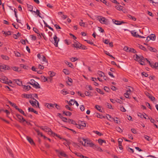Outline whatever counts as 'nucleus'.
<instances>
[{"label": "nucleus", "instance_id": "f257e3e1", "mask_svg": "<svg viewBox=\"0 0 158 158\" xmlns=\"http://www.w3.org/2000/svg\"><path fill=\"white\" fill-rule=\"evenodd\" d=\"M82 139L84 141V143L82 142V145L84 146H89L90 147H93L94 146V144L91 142L90 140H88L87 139H85L83 138Z\"/></svg>", "mask_w": 158, "mask_h": 158}, {"label": "nucleus", "instance_id": "f03ea898", "mask_svg": "<svg viewBox=\"0 0 158 158\" xmlns=\"http://www.w3.org/2000/svg\"><path fill=\"white\" fill-rule=\"evenodd\" d=\"M97 18H98V20H99L101 23L105 24H107L108 20L106 19L105 17L100 16H98Z\"/></svg>", "mask_w": 158, "mask_h": 158}, {"label": "nucleus", "instance_id": "7ed1b4c3", "mask_svg": "<svg viewBox=\"0 0 158 158\" xmlns=\"http://www.w3.org/2000/svg\"><path fill=\"white\" fill-rule=\"evenodd\" d=\"M44 131L46 132H48L49 134H54V135L56 136H57L56 134L53 133L51 129L48 127L44 126Z\"/></svg>", "mask_w": 158, "mask_h": 158}, {"label": "nucleus", "instance_id": "20e7f679", "mask_svg": "<svg viewBox=\"0 0 158 158\" xmlns=\"http://www.w3.org/2000/svg\"><path fill=\"white\" fill-rule=\"evenodd\" d=\"M16 116L19 120V121L20 123H23L24 122H25L26 123H27V121H26L20 115L17 114H16Z\"/></svg>", "mask_w": 158, "mask_h": 158}, {"label": "nucleus", "instance_id": "39448f33", "mask_svg": "<svg viewBox=\"0 0 158 158\" xmlns=\"http://www.w3.org/2000/svg\"><path fill=\"white\" fill-rule=\"evenodd\" d=\"M146 60L147 62L153 68H155V69H157L158 68V62H156L155 63H153L151 62L150 61H149V60Z\"/></svg>", "mask_w": 158, "mask_h": 158}, {"label": "nucleus", "instance_id": "423d86ee", "mask_svg": "<svg viewBox=\"0 0 158 158\" xmlns=\"http://www.w3.org/2000/svg\"><path fill=\"white\" fill-rule=\"evenodd\" d=\"M74 43V44H72V47H74L77 48H80L81 46V44L77 40H75Z\"/></svg>", "mask_w": 158, "mask_h": 158}, {"label": "nucleus", "instance_id": "0eeeda50", "mask_svg": "<svg viewBox=\"0 0 158 158\" xmlns=\"http://www.w3.org/2000/svg\"><path fill=\"white\" fill-rule=\"evenodd\" d=\"M8 78L5 76L2 77L0 79V81L2 83L6 84H8V81H7Z\"/></svg>", "mask_w": 158, "mask_h": 158}, {"label": "nucleus", "instance_id": "6e6552de", "mask_svg": "<svg viewBox=\"0 0 158 158\" xmlns=\"http://www.w3.org/2000/svg\"><path fill=\"white\" fill-rule=\"evenodd\" d=\"M53 39L54 40V44L56 47H58V42L59 41V39H58L57 40V37L56 35H55L54 36Z\"/></svg>", "mask_w": 158, "mask_h": 158}, {"label": "nucleus", "instance_id": "1a4fd4ad", "mask_svg": "<svg viewBox=\"0 0 158 158\" xmlns=\"http://www.w3.org/2000/svg\"><path fill=\"white\" fill-rule=\"evenodd\" d=\"M145 94L149 98V99H150L152 101H153L155 99V98L154 97L152 96L148 92H145Z\"/></svg>", "mask_w": 158, "mask_h": 158}, {"label": "nucleus", "instance_id": "9d476101", "mask_svg": "<svg viewBox=\"0 0 158 158\" xmlns=\"http://www.w3.org/2000/svg\"><path fill=\"white\" fill-rule=\"evenodd\" d=\"M75 125L77 128L81 129H83V127L86 126V124L85 123H84V125L78 124L76 123Z\"/></svg>", "mask_w": 158, "mask_h": 158}, {"label": "nucleus", "instance_id": "9b49d317", "mask_svg": "<svg viewBox=\"0 0 158 158\" xmlns=\"http://www.w3.org/2000/svg\"><path fill=\"white\" fill-rule=\"evenodd\" d=\"M59 154L62 156L66 158H69V156L68 155L66 154L64 151H61L60 152H59Z\"/></svg>", "mask_w": 158, "mask_h": 158}, {"label": "nucleus", "instance_id": "f8f14e48", "mask_svg": "<svg viewBox=\"0 0 158 158\" xmlns=\"http://www.w3.org/2000/svg\"><path fill=\"white\" fill-rule=\"evenodd\" d=\"M73 153L75 154L77 156L81 158H89L87 156H85L82 155L81 153H77L76 152H73Z\"/></svg>", "mask_w": 158, "mask_h": 158}, {"label": "nucleus", "instance_id": "ddd939ff", "mask_svg": "<svg viewBox=\"0 0 158 158\" xmlns=\"http://www.w3.org/2000/svg\"><path fill=\"white\" fill-rule=\"evenodd\" d=\"M13 81L14 83H16L18 85H22V81H20L19 79H14Z\"/></svg>", "mask_w": 158, "mask_h": 158}, {"label": "nucleus", "instance_id": "4468645a", "mask_svg": "<svg viewBox=\"0 0 158 158\" xmlns=\"http://www.w3.org/2000/svg\"><path fill=\"white\" fill-rule=\"evenodd\" d=\"M114 22V23L117 25H121L122 23H125V22L123 21H120L118 20H116L114 19L112 20Z\"/></svg>", "mask_w": 158, "mask_h": 158}, {"label": "nucleus", "instance_id": "2eb2a0df", "mask_svg": "<svg viewBox=\"0 0 158 158\" xmlns=\"http://www.w3.org/2000/svg\"><path fill=\"white\" fill-rule=\"evenodd\" d=\"M38 58L39 59H46L45 57L42 54L39 53L37 55Z\"/></svg>", "mask_w": 158, "mask_h": 158}, {"label": "nucleus", "instance_id": "dca6fc26", "mask_svg": "<svg viewBox=\"0 0 158 158\" xmlns=\"http://www.w3.org/2000/svg\"><path fill=\"white\" fill-rule=\"evenodd\" d=\"M23 97L27 98H31L32 99V95L31 94H24L22 95Z\"/></svg>", "mask_w": 158, "mask_h": 158}, {"label": "nucleus", "instance_id": "f3484780", "mask_svg": "<svg viewBox=\"0 0 158 158\" xmlns=\"http://www.w3.org/2000/svg\"><path fill=\"white\" fill-rule=\"evenodd\" d=\"M16 110H18L20 113L23 114V115L25 116H27V115H26L21 109H19L18 107L17 108H16Z\"/></svg>", "mask_w": 158, "mask_h": 158}, {"label": "nucleus", "instance_id": "a211bd4d", "mask_svg": "<svg viewBox=\"0 0 158 158\" xmlns=\"http://www.w3.org/2000/svg\"><path fill=\"white\" fill-rule=\"evenodd\" d=\"M27 139L29 142L31 144H34V143L33 142L32 139L30 137H29L28 136H27Z\"/></svg>", "mask_w": 158, "mask_h": 158}, {"label": "nucleus", "instance_id": "6ab92c4d", "mask_svg": "<svg viewBox=\"0 0 158 158\" xmlns=\"http://www.w3.org/2000/svg\"><path fill=\"white\" fill-rule=\"evenodd\" d=\"M28 110L29 112H33L37 114H38V112L37 111H36V110H34V109H33V108H31L29 107L28 109Z\"/></svg>", "mask_w": 158, "mask_h": 158}, {"label": "nucleus", "instance_id": "aec40b11", "mask_svg": "<svg viewBox=\"0 0 158 158\" xmlns=\"http://www.w3.org/2000/svg\"><path fill=\"white\" fill-rule=\"evenodd\" d=\"M31 88V87L29 85H23V88L25 90H28Z\"/></svg>", "mask_w": 158, "mask_h": 158}, {"label": "nucleus", "instance_id": "412c9836", "mask_svg": "<svg viewBox=\"0 0 158 158\" xmlns=\"http://www.w3.org/2000/svg\"><path fill=\"white\" fill-rule=\"evenodd\" d=\"M150 39L152 40H156V36L155 34H152L150 36Z\"/></svg>", "mask_w": 158, "mask_h": 158}, {"label": "nucleus", "instance_id": "4be33fe9", "mask_svg": "<svg viewBox=\"0 0 158 158\" xmlns=\"http://www.w3.org/2000/svg\"><path fill=\"white\" fill-rule=\"evenodd\" d=\"M48 74L50 75V77H52L55 75L56 73L55 72L51 71H49L48 72Z\"/></svg>", "mask_w": 158, "mask_h": 158}, {"label": "nucleus", "instance_id": "5701e85b", "mask_svg": "<svg viewBox=\"0 0 158 158\" xmlns=\"http://www.w3.org/2000/svg\"><path fill=\"white\" fill-rule=\"evenodd\" d=\"M33 86L36 89H40V87L39 84L37 82H36L35 84H34V85H33Z\"/></svg>", "mask_w": 158, "mask_h": 158}, {"label": "nucleus", "instance_id": "b1692460", "mask_svg": "<svg viewBox=\"0 0 158 158\" xmlns=\"http://www.w3.org/2000/svg\"><path fill=\"white\" fill-rule=\"evenodd\" d=\"M148 48L151 51L153 52H156L157 51V50L155 48L150 46L148 47Z\"/></svg>", "mask_w": 158, "mask_h": 158}, {"label": "nucleus", "instance_id": "393cba45", "mask_svg": "<svg viewBox=\"0 0 158 158\" xmlns=\"http://www.w3.org/2000/svg\"><path fill=\"white\" fill-rule=\"evenodd\" d=\"M27 7L28 9V10L29 11L33 12L34 11L33 10V6H32L30 5L27 4Z\"/></svg>", "mask_w": 158, "mask_h": 158}, {"label": "nucleus", "instance_id": "a878e982", "mask_svg": "<svg viewBox=\"0 0 158 158\" xmlns=\"http://www.w3.org/2000/svg\"><path fill=\"white\" fill-rule=\"evenodd\" d=\"M33 12L35 13L36 15L39 16V17L42 18V17L40 15L41 14L39 10L37 9L36 11H33Z\"/></svg>", "mask_w": 158, "mask_h": 158}, {"label": "nucleus", "instance_id": "bb28decb", "mask_svg": "<svg viewBox=\"0 0 158 158\" xmlns=\"http://www.w3.org/2000/svg\"><path fill=\"white\" fill-rule=\"evenodd\" d=\"M98 142L100 145H102L103 143H106V141L101 139H99L98 140Z\"/></svg>", "mask_w": 158, "mask_h": 158}, {"label": "nucleus", "instance_id": "cd10ccee", "mask_svg": "<svg viewBox=\"0 0 158 158\" xmlns=\"http://www.w3.org/2000/svg\"><path fill=\"white\" fill-rule=\"evenodd\" d=\"M45 106L48 108H50L51 107H53L54 106V104L52 103L49 104L47 103H46Z\"/></svg>", "mask_w": 158, "mask_h": 158}, {"label": "nucleus", "instance_id": "c85d7f7f", "mask_svg": "<svg viewBox=\"0 0 158 158\" xmlns=\"http://www.w3.org/2000/svg\"><path fill=\"white\" fill-rule=\"evenodd\" d=\"M63 114H64L66 116H70L72 114L69 111L65 112L64 111H63Z\"/></svg>", "mask_w": 158, "mask_h": 158}, {"label": "nucleus", "instance_id": "c756f323", "mask_svg": "<svg viewBox=\"0 0 158 158\" xmlns=\"http://www.w3.org/2000/svg\"><path fill=\"white\" fill-rule=\"evenodd\" d=\"M33 31L35 32L36 33H37V34H38L40 36V38H41V36L40 35V34L39 33V32L38 29H37L35 27H33Z\"/></svg>", "mask_w": 158, "mask_h": 158}, {"label": "nucleus", "instance_id": "7c9ffc66", "mask_svg": "<svg viewBox=\"0 0 158 158\" xmlns=\"http://www.w3.org/2000/svg\"><path fill=\"white\" fill-rule=\"evenodd\" d=\"M68 122L69 123H71L75 125L76 123L74 121L70 119H68Z\"/></svg>", "mask_w": 158, "mask_h": 158}, {"label": "nucleus", "instance_id": "2f4dec72", "mask_svg": "<svg viewBox=\"0 0 158 158\" xmlns=\"http://www.w3.org/2000/svg\"><path fill=\"white\" fill-rule=\"evenodd\" d=\"M20 36V33L18 32L17 35H13V37L15 39H17Z\"/></svg>", "mask_w": 158, "mask_h": 158}, {"label": "nucleus", "instance_id": "473e14b6", "mask_svg": "<svg viewBox=\"0 0 158 158\" xmlns=\"http://www.w3.org/2000/svg\"><path fill=\"white\" fill-rule=\"evenodd\" d=\"M138 47L140 49L144 50V51H147L146 49L142 45H140L139 44H138Z\"/></svg>", "mask_w": 158, "mask_h": 158}, {"label": "nucleus", "instance_id": "72a5a7b5", "mask_svg": "<svg viewBox=\"0 0 158 158\" xmlns=\"http://www.w3.org/2000/svg\"><path fill=\"white\" fill-rule=\"evenodd\" d=\"M8 102L12 106H13L14 107H15V108L16 109V108H17V107H18L17 106H16L15 104L14 103H12L10 101H9Z\"/></svg>", "mask_w": 158, "mask_h": 158}, {"label": "nucleus", "instance_id": "f704fd0d", "mask_svg": "<svg viewBox=\"0 0 158 158\" xmlns=\"http://www.w3.org/2000/svg\"><path fill=\"white\" fill-rule=\"evenodd\" d=\"M94 147L97 149V150L98 151L100 152H102L103 150L100 147H99L98 146H97L96 145H95Z\"/></svg>", "mask_w": 158, "mask_h": 158}, {"label": "nucleus", "instance_id": "c9c22d12", "mask_svg": "<svg viewBox=\"0 0 158 158\" xmlns=\"http://www.w3.org/2000/svg\"><path fill=\"white\" fill-rule=\"evenodd\" d=\"M98 74L101 77H103L104 75V74L101 71H98Z\"/></svg>", "mask_w": 158, "mask_h": 158}, {"label": "nucleus", "instance_id": "e433bc0d", "mask_svg": "<svg viewBox=\"0 0 158 158\" xmlns=\"http://www.w3.org/2000/svg\"><path fill=\"white\" fill-rule=\"evenodd\" d=\"M116 130L118 132L121 133L123 132L122 130L119 127H116Z\"/></svg>", "mask_w": 158, "mask_h": 158}, {"label": "nucleus", "instance_id": "4c0bfd02", "mask_svg": "<svg viewBox=\"0 0 158 158\" xmlns=\"http://www.w3.org/2000/svg\"><path fill=\"white\" fill-rule=\"evenodd\" d=\"M138 60V62L141 65H144L145 64L144 62L142 60Z\"/></svg>", "mask_w": 158, "mask_h": 158}, {"label": "nucleus", "instance_id": "58836bf2", "mask_svg": "<svg viewBox=\"0 0 158 158\" xmlns=\"http://www.w3.org/2000/svg\"><path fill=\"white\" fill-rule=\"evenodd\" d=\"M35 131L37 132V134L38 135H41V136H43V134H42V133L40 132L38 130V129H35Z\"/></svg>", "mask_w": 158, "mask_h": 158}, {"label": "nucleus", "instance_id": "ea45409f", "mask_svg": "<svg viewBox=\"0 0 158 158\" xmlns=\"http://www.w3.org/2000/svg\"><path fill=\"white\" fill-rule=\"evenodd\" d=\"M129 52H133L134 53H135L136 52V50L133 48H130L129 50Z\"/></svg>", "mask_w": 158, "mask_h": 158}, {"label": "nucleus", "instance_id": "a19ab883", "mask_svg": "<svg viewBox=\"0 0 158 158\" xmlns=\"http://www.w3.org/2000/svg\"><path fill=\"white\" fill-rule=\"evenodd\" d=\"M69 104L70 106H72L74 105V100L73 99H71L69 101Z\"/></svg>", "mask_w": 158, "mask_h": 158}, {"label": "nucleus", "instance_id": "79ce46f5", "mask_svg": "<svg viewBox=\"0 0 158 158\" xmlns=\"http://www.w3.org/2000/svg\"><path fill=\"white\" fill-rule=\"evenodd\" d=\"M96 90L98 93H100V94H104V93H103V91H102L100 89L97 88L96 89Z\"/></svg>", "mask_w": 158, "mask_h": 158}, {"label": "nucleus", "instance_id": "37998d69", "mask_svg": "<svg viewBox=\"0 0 158 158\" xmlns=\"http://www.w3.org/2000/svg\"><path fill=\"white\" fill-rule=\"evenodd\" d=\"M63 71L65 74L68 75L69 73V71L66 69H63Z\"/></svg>", "mask_w": 158, "mask_h": 158}, {"label": "nucleus", "instance_id": "c03bdc74", "mask_svg": "<svg viewBox=\"0 0 158 158\" xmlns=\"http://www.w3.org/2000/svg\"><path fill=\"white\" fill-rule=\"evenodd\" d=\"M60 118L64 122H68V119L64 117L63 116H61L60 117Z\"/></svg>", "mask_w": 158, "mask_h": 158}, {"label": "nucleus", "instance_id": "a18cd8bd", "mask_svg": "<svg viewBox=\"0 0 158 158\" xmlns=\"http://www.w3.org/2000/svg\"><path fill=\"white\" fill-rule=\"evenodd\" d=\"M128 17L129 18H130V19H131L133 20L134 21H136V18H135V17H132V16H131L130 15H128Z\"/></svg>", "mask_w": 158, "mask_h": 158}, {"label": "nucleus", "instance_id": "49530a36", "mask_svg": "<svg viewBox=\"0 0 158 158\" xmlns=\"http://www.w3.org/2000/svg\"><path fill=\"white\" fill-rule=\"evenodd\" d=\"M29 102L30 103V104L32 105V106H37L36 104H35V103L34 102V101H31V100H30Z\"/></svg>", "mask_w": 158, "mask_h": 158}, {"label": "nucleus", "instance_id": "de8ad7c7", "mask_svg": "<svg viewBox=\"0 0 158 158\" xmlns=\"http://www.w3.org/2000/svg\"><path fill=\"white\" fill-rule=\"evenodd\" d=\"M85 95L86 96H91L90 92L87 91H85Z\"/></svg>", "mask_w": 158, "mask_h": 158}, {"label": "nucleus", "instance_id": "09e8293b", "mask_svg": "<svg viewBox=\"0 0 158 158\" xmlns=\"http://www.w3.org/2000/svg\"><path fill=\"white\" fill-rule=\"evenodd\" d=\"M36 82L35 81L34 79H31V83H30V84L33 85L34 84H35Z\"/></svg>", "mask_w": 158, "mask_h": 158}, {"label": "nucleus", "instance_id": "8fccbe9b", "mask_svg": "<svg viewBox=\"0 0 158 158\" xmlns=\"http://www.w3.org/2000/svg\"><path fill=\"white\" fill-rule=\"evenodd\" d=\"M2 58V59H8L9 58L7 56H6L4 55H2L1 56Z\"/></svg>", "mask_w": 158, "mask_h": 158}, {"label": "nucleus", "instance_id": "3c124183", "mask_svg": "<svg viewBox=\"0 0 158 158\" xmlns=\"http://www.w3.org/2000/svg\"><path fill=\"white\" fill-rule=\"evenodd\" d=\"M93 132L94 133H96V134H97L99 136H101L102 135V133H100L99 132H98V131H93Z\"/></svg>", "mask_w": 158, "mask_h": 158}, {"label": "nucleus", "instance_id": "603ef678", "mask_svg": "<svg viewBox=\"0 0 158 158\" xmlns=\"http://www.w3.org/2000/svg\"><path fill=\"white\" fill-rule=\"evenodd\" d=\"M106 105L107 106V107H108V108L110 109H112V106L108 102H107L106 103Z\"/></svg>", "mask_w": 158, "mask_h": 158}, {"label": "nucleus", "instance_id": "864d4df0", "mask_svg": "<svg viewBox=\"0 0 158 158\" xmlns=\"http://www.w3.org/2000/svg\"><path fill=\"white\" fill-rule=\"evenodd\" d=\"M131 32L133 36L135 37V36H136V32H135L134 31H132Z\"/></svg>", "mask_w": 158, "mask_h": 158}, {"label": "nucleus", "instance_id": "5fc2aeb1", "mask_svg": "<svg viewBox=\"0 0 158 158\" xmlns=\"http://www.w3.org/2000/svg\"><path fill=\"white\" fill-rule=\"evenodd\" d=\"M4 69L5 70H9L10 69V67L7 65H4Z\"/></svg>", "mask_w": 158, "mask_h": 158}, {"label": "nucleus", "instance_id": "6e6d98bb", "mask_svg": "<svg viewBox=\"0 0 158 158\" xmlns=\"http://www.w3.org/2000/svg\"><path fill=\"white\" fill-rule=\"evenodd\" d=\"M138 115L141 118H144L145 119L146 118L145 117H144L143 115L141 113H139L138 114Z\"/></svg>", "mask_w": 158, "mask_h": 158}, {"label": "nucleus", "instance_id": "4d7b16f0", "mask_svg": "<svg viewBox=\"0 0 158 158\" xmlns=\"http://www.w3.org/2000/svg\"><path fill=\"white\" fill-rule=\"evenodd\" d=\"M11 68L14 71H15L18 72V68L16 67H11Z\"/></svg>", "mask_w": 158, "mask_h": 158}, {"label": "nucleus", "instance_id": "13d9d810", "mask_svg": "<svg viewBox=\"0 0 158 158\" xmlns=\"http://www.w3.org/2000/svg\"><path fill=\"white\" fill-rule=\"evenodd\" d=\"M41 78L43 79V81L44 82L48 80V79L44 76H41Z\"/></svg>", "mask_w": 158, "mask_h": 158}, {"label": "nucleus", "instance_id": "bf43d9fd", "mask_svg": "<svg viewBox=\"0 0 158 158\" xmlns=\"http://www.w3.org/2000/svg\"><path fill=\"white\" fill-rule=\"evenodd\" d=\"M61 93L64 95H66L68 93L67 91L64 90H62L61 91Z\"/></svg>", "mask_w": 158, "mask_h": 158}, {"label": "nucleus", "instance_id": "052dcab7", "mask_svg": "<svg viewBox=\"0 0 158 158\" xmlns=\"http://www.w3.org/2000/svg\"><path fill=\"white\" fill-rule=\"evenodd\" d=\"M95 108L97 110H98L99 111L101 112H102V110H101L100 109H99L100 108V107L99 106L96 105L95 106Z\"/></svg>", "mask_w": 158, "mask_h": 158}, {"label": "nucleus", "instance_id": "680f3d73", "mask_svg": "<svg viewBox=\"0 0 158 158\" xmlns=\"http://www.w3.org/2000/svg\"><path fill=\"white\" fill-rule=\"evenodd\" d=\"M127 150L129 152H130L131 151L132 153H134V151L133 149L132 148H127Z\"/></svg>", "mask_w": 158, "mask_h": 158}, {"label": "nucleus", "instance_id": "e2e57ef3", "mask_svg": "<svg viewBox=\"0 0 158 158\" xmlns=\"http://www.w3.org/2000/svg\"><path fill=\"white\" fill-rule=\"evenodd\" d=\"M141 74L142 76H144L145 77H148V74L145 72H142L141 73Z\"/></svg>", "mask_w": 158, "mask_h": 158}, {"label": "nucleus", "instance_id": "0e129e2a", "mask_svg": "<svg viewBox=\"0 0 158 158\" xmlns=\"http://www.w3.org/2000/svg\"><path fill=\"white\" fill-rule=\"evenodd\" d=\"M104 90L107 92H109L110 90V89L107 87L105 86L104 87Z\"/></svg>", "mask_w": 158, "mask_h": 158}, {"label": "nucleus", "instance_id": "69168bd1", "mask_svg": "<svg viewBox=\"0 0 158 158\" xmlns=\"http://www.w3.org/2000/svg\"><path fill=\"white\" fill-rule=\"evenodd\" d=\"M144 137L148 141H150V137L149 136H147V135H144Z\"/></svg>", "mask_w": 158, "mask_h": 158}, {"label": "nucleus", "instance_id": "338daca9", "mask_svg": "<svg viewBox=\"0 0 158 158\" xmlns=\"http://www.w3.org/2000/svg\"><path fill=\"white\" fill-rule=\"evenodd\" d=\"M80 49H82L85 50V49H87V48L84 45H82L81 44V47L80 48Z\"/></svg>", "mask_w": 158, "mask_h": 158}, {"label": "nucleus", "instance_id": "774afa93", "mask_svg": "<svg viewBox=\"0 0 158 158\" xmlns=\"http://www.w3.org/2000/svg\"><path fill=\"white\" fill-rule=\"evenodd\" d=\"M115 7L117 8L116 9L118 10H121L122 9L123 7L121 6H119L118 7L117 6H115Z\"/></svg>", "mask_w": 158, "mask_h": 158}]
</instances>
